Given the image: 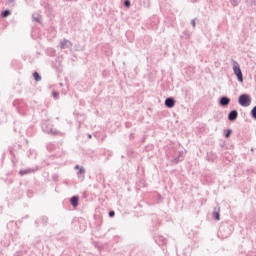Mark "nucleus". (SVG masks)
Segmentation results:
<instances>
[{
	"label": "nucleus",
	"instance_id": "9",
	"mask_svg": "<svg viewBox=\"0 0 256 256\" xmlns=\"http://www.w3.org/2000/svg\"><path fill=\"white\" fill-rule=\"evenodd\" d=\"M230 103L231 99L227 96H222L219 100V105H221V107H227Z\"/></svg>",
	"mask_w": 256,
	"mask_h": 256
},
{
	"label": "nucleus",
	"instance_id": "15",
	"mask_svg": "<svg viewBox=\"0 0 256 256\" xmlns=\"http://www.w3.org/2000/svg\"><path fill=\"white\" fill-rule=\"evenodd\" d=\"M250 115L256 121V106L251 109Z\"/></svg>",
	"mask_w": 256,
	"mask_h": 256
},
{
	"label": "nucleus",
	"instance_id": "25",
	"mask_svg": "<svg viewBox=\"0 0 256 256\" xmlns=\"http://www.w3.org/2000/svg\"><path fill=\"white\" fill-rule=\"evenodd\" d=\"M195 21H196V19H192V20H191V25H192V27H194V28L196 27V22H195Z\"/></svg>",
	"mask_w": 256,
	"mask_h": 256
},
{
	"label": "nucleus",
	"instance_id": "22",
	"mask_svg": "<svg viewBox=\"0 0 256 256\" xmlns=\"http://www.w3.org/2000/svg\"><path fill=\"white\" fill-rule=\"evenodd\" d=\"M124 6H126L127 8L131 7V1L130 0H125L124 1Z\"/></svg>",
	"mask_w": 256,
	"mask_h": 256
},
{
	"label": "nucleus",
	"instance_id": "34",
	"mask_svg": "<svg viewBox=\"0 0 256 256\" xmlns=\"http://www.w3.org/2000/svg\"><path fill=\"white\" fill-rule=\"evenodd\" d=\"M60 87H63V83H59Z\"/></svg>",
	"mask_w": 256,
	"mask_h": 256
},
{
	"label": "nucleus",
	"instance_id": "23",
	"mask_svg": "<svg viewBox=\"0 0 256 256\" xmlns=\"http://www.w3.org/2000/svg\"><path fill=\"white\" fill-rule=\"evenodd\" d=\"M52 95H53L54 99H59V92L53 91Z\"/></svg>",
	"mask_w": 256,
	"mask_h": 256
},
{
	"label": "nucleus",
	"instance_id": "7",
	"mask_svg": "<svg viewBox=\"0 0 256 256\" xmlns=\"http://www.w3.org/2000/svg\"><path fill=\"white\" fill-rule=\"evenodd\" d=\"M73 47V43L67 39H63L60 41V49H71Z\"/></svg>",
	"mask_w": 256,
	"mask_h": 256
},
{
	"label": "nucleus",
	"instance_id": "24",
	"mask_svg": "<svg viewBox=\"0 0 256 256\" xmlns=\"http://www.w3.org/2000/svg\"><path fill=\"white\" fill-rule=\"evenodd\" d=\"M109 217H115V211L111 210L108 213Z\"/></svg>",
	"mask_w": 256,
	"mask_h": 256
},
{
	"label": "nucleus",
	"instance_id": "26",
	"mask_svg": "<svg viewBox=\"0 0 256 256\" xmlns=\"http://www.w3.org/2000/svg\"><path fill=\"white\" fill-rule=\"evenodd\" d=\"M8 4L12 6L15 5V0H8Z\"/></svg>",
	"mask_w": 256,
	"mask_h": 256
},
{
	"label": "nucleus",
	"instance_id": "21",
	"mask_svg": "<svg viewBox=\"0 0 256 256\" xmlns=\"http://www.w3.org/2000/svg\"><path fill=\"white\" fill-rule=\"evenodd\" d=\"M159 241L161 242V245H166L167 244V240L164 237H160Z\"/></svg>",
	"mask_w": 256,
	"mask_h": 256
},
{
	"label": "nucleus",
	"instance_id": "12",
	"mask_svg": "<svg viewBox=\"0 0 256 256\" xmlns=\"http://www.w3.org/2000/svg\"><path fill=\"white\" fill-rule=\"evenodd\" d=\"M32 21H35V23H41V14L33 13L32 14Z\"/></svg>",
	"mask_w": 256,
	"mask_h": 256
},
{
	"label": "nucleus",
	"instance_id": "28",
	"mask_svg": "<svg viewBox=\"0 0 256 256\" xmlns=\"http://www.w3.org/2000/svg\"><path fill=\"white\" fill-rule=\"evenodd\" d=\"M183 155H184V153H183V151H181V152H179V155H178V157H183Z\"/></svg>",
	"mask_w": 256,
	"mask_h": 256
},
{
	"label": "nucleus",
	"instance_id": "29",
	"mask_svg": "<svg viewBox=\"0 0 256 256\" xmlns=\"http://www.w3.org/2000/svg\"><path fill=\"white\" fill-rule=\"evenodd\" d=\"M228 235H231V232L228 231L227 234L223 235L224 238H227Z\"/></svg>",
	"mask_w": 256,
	"mask_h": 256
},
{
	"label": "nucleus",
	"instance_id": "6",
	"mask_svg": "<svg viewBox=\"0 0 256 256\" xmlns=\"http://www.w3.org/2000/svg\"><path fill=\"white\" fill-rule=\"evenodd\" d=\"M221 207L216 206L212 212V217L215 221H221Z\"/></svg>",
	"mask_w": 256,
	"mask_h": 256
},
{
	"label": "nucleus",
	"instance_id": "27",
	"mask_svg": "<svg viewBox=\"0 0 256 256\" xmlns=\"http://www.w3.org/2000/svg\"><path fill=\"white\" fill-rule=\"evenodd\" d=\"M223 231H225V226H222V227L219 229V233H223Z\"/></svg>",
	"mask_w": 256,
	"mask_h": 256
},
{
	"label": "nucleus",
	"instance_id": "4",
	"mask_svg": "<svg viewBox=\"0 0 256 256\" xmlns=\"http://www.w3.org/2000/svg\"><path fill=\"white\" fill-rule=\"evenodd\" d=\"M36 171H39V167H34V168H26V169H22L18 172V175H20V177H23L25 175H31V173H36Z\"/></svg>",
	"mask_w": 256,
	"mask_h": 256
},
{
	"label": "nucleus",
	"instance_id": "31",
	"mask_svg": "<svg viewBox=\"0 0 256 256\" xmlns=\"http://www.w3.org/2000/svg\"><path fill=\"white\" fill-rule=\"evenodd\" d=\"M92 135L91 134H88V139H92Z\"/></svg>",
	"mask_w": 256,
	"mask_h": 256
},
{
	"label": "nucleus",
	"instance_id": "5",
	"mask_svg": "<svg viewBox=\"0 0 256 256\" xmlns=\"http://www.w3.org/2000/svg\"><path fill=\"white\" fill-rule=\"evenodd\" d=\"M175 98L173 97H168L165 99L164 105L165 107H167V109H173V107H175Z\"/></svg>",
	"mask_w": 256,
	"mask_h": 256
},
{
	"label": "nucleus",
	"instance_id": "17",
	"mask_svg": "<svg viewBox=\"0 0 256 256\" xmlns=\"http://www.w3.org/2000/svg\"><path fill=\"white\" fill-rule=\"evenodd\" d=\"M181 161V158L179 156L175 157L174 159L171 160L172 165H177Z\"/></svg>",
	"mask_w": 256,
	"mask_h": 256
},
{
	"label": "nucleus",
	"instance_id": "33",
	"mask_svg": "<svg viewBox=\"0 0 256 256\" xmlns=\"http://www.w3.org/2000/svg\"><path fill=\"white\" fill-rule=\"evenodd\" d=\"M75 169H80V168H79V165H76V166H75Z\"/></svg>",
	"mask_w": 256,
	"mask_h": 256
},
{
	"label": "nucleus",
	"instance_id": "1",
	"mask_svg": "<svg viewBox=\"0 0 256 256\" xmlns=\"http://www.w3.org/2000/svg\"><path fill=\"white\" fill-rule=\"evenodd\" d=\"M251 96L249 94H241L238 97V103L241 107H249L251 105Z\"/></svg>",
	"mask_w": 256,
	"mask_h": 256
},
{
	"label": "nucleus",
	"instance_id": "2",
	"mask_svg": "<svg viewBox=\"0 0 256 256\" xmlns=\"http://www.w3.org/2000/svg\"><path fill=\"white\" fill-rule=\"evenodd\" d=\"M233 71L239 83H243V72L241 71V66H239V63L235 60H233Z\"/></svg>",
	"mask_w": 256,
	"mask_h": 256
},
{
	"label": "nucleus",
	"instance_id": "13",
	"mask_svg": "<svg viewBox=\"0 0 256 256\" xmlns=\"http://www.w3.org/2000/svg\"><path fill=\"white\" fill-rule=\"evenodd\" d=\"M9 15H11V10H9V9H6L1 12V17L7 18V17H9Z\"/></svg>",
	"mask_w": 256,
	"mask_h": 256
},
{
	"label": "nucleus",
	"instance_id": "18",
	"mask_svg": "<svg viewBox=\"0 0 256 256\" xmlns=\"http://www.w3.org/2000/svg\"><path fill=\"white\" fill-rule=\"evenodd\" d=\"M232 133H233V130L228 129V130H226V133L224 134V137H226V139H229V137H231Z\"/></svg>",
	"mask_w": 256,
	"mask_h": 256
},
{
	"label": "nucleus",
	"instance_id": "30",
	"mask_svg": "<svg viewBox=\"0 0 256 256\" xmlns=\"http://www.w3.org/2000/svg\"><path fill=\"white\" fill-rule=\"evenodd\" d=\"M251 5H255V0H250Z\"/></svg>",
	"mask_w": 256,
	"mask_h": 256
},
{
	"label": "nucleus",
	"instance_id": "3",
	"mask_svg": "<svg viewBox=\"0 0 256 256\" xmlns=\"http://www.w3.org/2000/svg\"><path fill=\"white\" fill-rule=\"evenodd\" d=\"M42 131L44 133H47L48 135H59V131L54 130L53 126L51 124H49V122H43L42 125Z\"/></svg>",
	"mask_w": 256,
	"mask_h": 256
},
{
	"label": "nucleus",
	"instance_id": "19",
	"mask_svg": "<svg viewBox=\"0 0 256 256\" xmlns=\"http://www.w3.org/2000/svg\"><path fill=\"white\" fill-rule=\"evenodd\" d=\"M77 175H85V168L80 167L79 170H78Z\"/></svg>",
	"mask_w": 256,
	"mask_h": 256
},
{
	"label": "nucleus",
	"instance_id": "20",
	"mask_svg": "<svg viewBox=\"0 0 256 256\" xmlns=\"http://www.w3.org/2000/svg\"><path fill=\"white\" fill-rule=\"evenodd\" d=\"M185 39H189L191 37V33L188 30H185L184 32Z\"/></svg>",
	"mask_w": 256,
	"mask_h": 256
},
{
	"label": "nucleus",
	"instance_id": "8",
	"mask_svg": "<svg viewBox=\"0 0 256 256\" xmlns=\"http://www.w3.org/2000/svg\"><path fill=\"white\" fill-rule=\"evenodd\" d=\"M237 117H239V112L237 110H231L229 113H228V121H237Z\"/></svg>",
	"mask_w": 256,
	"mask_h": 256
},
{
	"label": "nucleus",
	"instance_id": "16",
	"mask_svg": "<svg viewBox=\"0 0 256 256\" xmlns=\"http://www.w3.org/2000/svg\"><path fill=\"white\" fill-rule=\"evenodd\" d=\"M230 3L232 5V7H237V5H239V3H241V0H230Z\"/></svg>",
	"mask_w": 256,
	"mask_h": 256
},
{
	"label": "nucleus",
	"instance_id": "11",
	"mask_svg": "<svg viewBox=\"0 0 256 256\" xmlns=\"http://www.w3.org/2000/svg\"><path fill=\"white\" fill-rule=\"evenodd\" d=\"M70 204L72 207H78L79 206V196H72L70 198Z\"/></svg>",
	"mask_w": 256,
	"mask_h": 256
},
{
	"label": "nucleus",
	"instance_id": "32",
	"mask_svg": "<svg viewBox=\"0 0 256 256\" xmlns=\"http://www.w3.org/2000/svg\"><path fill=\"white\" fill-rule=\"evenodd\" d=\"M53 180H54V181H57V176H53Z\"/></svg>",
	"mask_w": 256,
	"mask_h": 256
},
{
	"label": "nucleus",
	"instance_id": "14",
	"mask_svg": "<svg viewBox=\"0 0 256 256\" xmlns=\"http://www.w3.org/2000/svg\"><path fill=\"white\" fill-rule=\"evenodd\" d=\"M33 77H34V81H41V75L39 74V72H34L33 73Z\"/></svg>",
	"mask_w": 256,
	"mask_h": 256
},
{
	"label": "nucleus",
	"instance_id": "10",
	"mask_svg": "<svg viewBox=\"0 0 256 256\" xmlns=\"http://www.w3.org/2000/svg\"><path fill=\"white\" fill-rule=\"evenodd\" d=\"M207 160L211 163H215L217 161V154L215 152L211 151L207 153Z\"/></svg>",
	"mask_w": 256,
	"mask_h": 256
}]
</instances>
